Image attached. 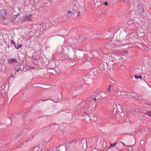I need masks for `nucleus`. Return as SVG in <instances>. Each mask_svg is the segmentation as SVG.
<instances>
[{"label": "nucleus", "mask_w": 151, "mask_h": 151, "mask_svg": "<svg viewBox=\"0 0 151 151\" xmlns=\"http://www.w3.org/2000/svg\"><path fill=\"white\" fill-rule=\"evenodd\" d=\"M93 100L95 102H96L97 99L94 97L93 98H90L86 100L83 102H82L80 104L78 105V111H81V107L82 109L81 111H83V112L86 114H88L89 112V107L88 105V104L89 102Z\"/></svg>", "instance_id": "nucleus-1"}, {"label": "nucleus", "mask_w": 151, "mask_h": 151, "mask_svg": "<svg viewBox=\"0 0 151 151\" xmlns=\"http://www.w3.org/2000/svg\"><path fill=\"white\" fill-rule=\"evenodd\" d=\"M99 55V53L98 52L93 51L91 52V53L85 54L83 55V57L87 59V60L89 61L91 60L93 56L98 57Z\"/></svg>", "instance_id": "nucleus-2"}, {"label": "nucleus", "mask_w": 151, "mask_h": 151, "mask_svg": "<svg viewBox=\"0 0 151 151\" xmlns=\"http://www.w3.org/2000/svg\"><path fill=\"white\" fill-rule=\"evenodd\" d=\"M112 57V55L111 53H106L103 56L102 58V61L103 63H106L107 64L108 61L111 60Z\"/></svg>", "instance_id": "nucleus-3"}, {"label": "nucleus", "mask_w": 151, "mask_h": 151, "mask_svg": "<svg viewBox=\"0 0 151 151\" xmlns=\"http://www.w3.org/2000/svg\"><path fill=\"white\" fill-rule=\"evenodd\" d=\"M81 9L80 7L79 8L76 6L73 7V14L75 15L77 13V16L79 17L80 15L81 12Z\"/></svg>", "instance_id": "nucleus-4"}, {"label": "nucleus", "mask_w": 151, "mask_h": 151, "mask_svg": "<svg viewBox=\"0 0 151 151\" xmlns=\"http://www.w3.org/2000/svg\"><path fill=\"white\" fill-rule=\"evenodd\" d=\"M7 15V13L5 10L3 9L1 11L0 13V17L2 20L4 21L6 19Z\"/></svg>", "instance_id": "nucleus-5"}, {"label": "nucleus", "mask_w": 151, "mask_h": 151, "mask_svg": "<svg viewBox=\"0 0 151 151\" xmlns=\"http://www.w3.org/2000/svg\"><path fill=\"white\" fill-rule=\"evenodd\" d=\"M107 68V64L106 63H103L100 64V66L99 67V69L102 71H104L105 69Z\"/></svg>", "instance_id": "nucleus-6"}, {"label": "nucleus", "mask_w": 151, "mask_h": 151, "mask_svg": "<svg viewBox=\"0 0 151 151\" xmlns=\"http://www.w3.org/2000/svg\"><path fill=\"white\" fill-rule=\"evenodd\" d=\"M84 65L86 69H89L92 67V64L90 61H86L84 63Z\"/></svg>", "instance_id": "nucleus-7"}, {"label": "nucleus", "mask_w": 151, "mask_h": 151, "mask_svg": "<svg viewBox=\"0 0 151 151\" xmlns=\"http://www.w3.org/2000/svg\"><path fill=\"white\" fill-rule=\"evenodd\" d=\"M137 96L134 93H132L131 94L129 93L126 94L125 95V98H135L137 97Z\"/></svg>", "instance_id": "nucleus-8"}, {"label": "nucleus", "mask_w": 151, "mask_h": 151, "mask_svg": "<svg viewBox=\"0 0 151 151\" xmlns=\"http://www.w3.org/2000/svg\"><path fill=\"white\" fill-rule=\"evenodd\" d=\"M137 8L138 12V14H137V15H139L143 13L144 10L142 6L140 5L137 6Z\"/></svg>", "instance_id": "nucleus-9"}, {"label": "nucleus", "mask_w": 151, "mask_h": 151, "mask_svg": "<svg viewBox=\"0 0 151 151\" xmlns=\"http://www.w3.org/2000/svg\"><path fill=\"white\" fill-rule=\"evenodd\" d=\"M114 54H121L122 55L127 54L128 52L126 50H124L122 51H115L114 52Z\"/></svg>", "instance_id": "nucleus-10"}, {"label": "nucleus", "mask_w": 151, "mask_h": 151, "mask_svg": "<svg viewBox=\"0 0 151 151\" xmlns=\"http://www.w3.org/2000/svg\"><path fill=\"white\" fill-rule=\"evenodd\" d=\"M32 21L31 17L29 16H26L24 17L22 19L21 22H23L27 21Z\"/></svg>", "instance_id": "nucleus-11"}, {"label": "nucleus", "mask_w": 151, "mask_h": 151, "mask_svg": "<svg viewBox=\"0 0 151 151\" xmlns=\"http://www.w3.org/2000/svg\"><path fill=\"white\" fill-rule=\"evenodd\" d=\"M17 61L16 58H12L10 59H9L8 61V63L9 64H12V63L15 64L17 63Z\"/></svg>", "instance_id": "nucleus-12"}, {"label": "nucleus", "mask_w": 151, "mask_h": 151, "mask_svg": "<svg viewBox=\"0 0 151 151\" xmlns=\"http://www.w3.org/2000/svg\"><path fill=\"white\" fill-rule=\"evenodd\" d=\"M133 71L135 73H140L141 71V69L139 68H134L133 70Z\"/></svg>", "instance_id": "nucleus-13"}, {"label": "nucleus", "mask_w": 151, "mask_h": 151, "mask_svg": "<svg viewBox=\"0 0 151 151\" xmlns=\"http://www.w3.org/2000/svg\"><path fill=\"white\" fill-rule=\"evenodd\" d=\"M113 107H116V110L119 112L122 110V108L121 106L119 105H116V104H114L113 105Z\"/></svg>", "instance_id": "nucleus-14"}, {"label": "nucleus", "mask_w": 151, "mask_h": 151, "mask_svg": "<svg viewBox=\"0 0 151 151\" xmlns=\"http://www.w3.org/2000/svg\"><path fill=\"white\" fill-rule=\"evenodd\" d=\"M117 94L118 95H119L120 96H122L124 95V96H125V95H126V94H125V93L123 91H118L117 92ZM124 97L125 98V96H124Z\"/></svg>", "instance_id": "nucleus-15"}, {"label": "nucleus", "mask_w": 151, "mask_h": 151, "mask_svg": "<svg viewBox=\"0 0 151 151\" xmlns=\"http://www.w3.org/2000/svg\"><path fill=\"white\" fill-rule=\"evenodd\" d=\"M100 96L102 98H104L107 96L106 93L103 92H101L100 93Z\"/></svg>", "instance_id": "nucleus-16"}, {"label": "nucleus", "mask_w": 151, "mask_h": 151, "mask_svg": "<svg viewBox=\"0 0 151 151\" xmlns=\"http://www.w3.org/2000/svg\"><path fill=\"white\" fill-rule=\"evenodd\" d=\"M42 149L41 147H35L33 149V151H40Z\"/></svg>", "instance_id": "nucleus-17"}, {"label": "nucleus", "mask_w": 151, "mask_h": 151, "mask_svg": "<svg viewBox=\"0 0 151 151\" xmlns=\"http://www.w3.org/2000/svg\"><path fill=\"white\" fill-rule=\"evenodd\" d=\"M90 74L89 75H87L86 76H85L83 78L84 80L86 81L88 80V79L89 78L90 79H92V78L91 77V76H90Z\"/></svg>", "instance_id": "nucleus-18"}, {"label": "nucleus", "mask_w": 151, "mask_h": 151, "mask_svg": "<svg viewBox=\"0 0 151 151\" xmlns=\"http://www.w3.org/2000/svg\"><path fill=\"white\" fill-rule=\"evenodd\" d=\"M117 143H113L112 144H111L110 146L108 148V150H109V149L112 148L113 147H115L116 146V145H117Z\"/></svg>", "instance_id": "nucleus-19"}, {"label": "nucleus", "mask_w": 151, "mask_h": 151, "mask_svg": "<svg viewBox=\"0 0 151 151\" xmlns=\"http://www.w3.org/2000/svg\"><path fill=\"white\" fill-rule=\"evenodd\" d=\"M114 63H113V61H111V60H109V61H108L107 62V66H109V65H110V66H111V65H113V64H114Z\"/></svg>", "instance_id": "nucleus-20"}, {"label": "nucleus", "mask_w": 151, "mask_h": 151, "mask_svg": "<svg viewBox=\"0 0 151 151\" xmlns=\"http://www.w3.org/2000/svg\"><path fill=\"white\" fill-rule=\"evenodd\" d=\"M6 123L7 124L9 125L12 123V120L9 118L7 119H6Z\"/></svg>", "instance_id": "nucleus-21"}, {"label": "nucleus", "mask_w": 151, "mask_h": 151, "mask_svg": "<svg viewBox=\"0 0 151 151\" xmlns=\"http://www.w3.org/2000/svg\"><path fill=\"white\" fill-rule=\"evenodd\" d=\"M135 78L137 79H138V78H140V79H142V77L140 75L139 76L136 75L135 76Z\"/></svg>", "instance_id": "nucleus-22"}, {"label": "nucleus", "mask_w": 151, "mask_h": 151, "mask_svg": "<svg viewBox=\"0 0 151 151\" xmlns=\"http://www.w3.org/2000/svg\"><path fill=\"white\" fill-rule=\"evenodd\" d=\"M47 129L46 128V127H43V128H42L41 129H40L41 132H43L45 131L46 130H47Z\"/></svg>", "instance_id": "nucleus-23"}, {"label": "nucleus", "mask_w": 151, "mask_h": 151, "mask_svg": "<svg viewBox=\"0 0 151 151\" xmlns=\"http://www.w3.org/2000/svg\"><path fill=\"white\" fill-rule=\"evenodd\" d=\"M112 86L111 85H109L108 88L107 89V91H111V88Z\"/></svg>", "instance_id": "nucleus-24"}, {"label": "nucleus", "mask_w": 151, "mask_h": 151, "mask_svg": "<svg viewBox=\"0 0 151 151\" xmlns=\"http://www.w3.org/2000/svg\"><path fill=\"white\" fill-rule=\"evenodd\" d=\"M145 114L147 115L150 116H151V112L150 111H148L147 113H145Z\"/></svg>", "instance_id": "nucleus-25"}, {"label": "nucleus", "mask_w": 151, "mask_h": 151, "mask_svg": "<svg viewBox=\"0 0 151 151\" xmlns=\"http://www.w3.org/2000/svg\"><path fill=\"white\" fill-rule=\"evenodd\" d=\"M73 10H72V11H71L70 10H68L67 12H66V13L67 14H73Z\"/></svg>", "instance_id": "nucleus-26"}, {"label": "nucleus", "mask_w": 151, "mask_h": 151, "mask_svg": "<svg viewBox=\"0 0 151 151\" xmlns=\"http://www.w3.org/2000/svg\"><path fill=\"white\" fill-rule=\"evenodd\" d=\"M21 70L22 68L20 67H19L18 69L16 71L17 72H19Z\"/></svg>", "instance_id": "nucleus-27"}, {"label": "nucleus", "mask_w": 151, "mask_h": 151, "mask_svg": "<svg viewBox=\"0 0 151 151\" xmlns=\"http://www.w3.org/2000/svg\"><path fill=\"white\" fill-rule=\"evenodd\" d=\"M11 43L12 44H13V45H14V44H15V42H14V40H11Z\"/></svg>", "instance_id": "nucleus-28"}, {"label": "nucleus", "mask_w": 151, "mask_h": 151, "mask_svg": "<svg viewBox=\"0 0 151 151\" xmlns=\"http://www.w3.org/2000/svg\"><path fill=\"white\" fill-rule=\"evenodd\" d=\"M19 14H18L16 15H14V18L15 19L16 18L18 17L19 16Z\"/></svg>", "instance_id": "nucleus-29"}, {"label": "nucleus", "mask_w": 151, "mask_h": 151, "mask_svg": "<svg viewBox=\"0 0 151 151\" xmlns=\"http://www.w3.org/2000/svg\"><path fill=\"white\" fill-rule=\"evenodd\" d=\"M22 46V45H18L17 47V49H18L19 47H21Z\"/></svg>", "instance_id": "nucleus-30"}, {"label": "nucleus", "mask_w": 151, "mask_h": 151, "mask_svg": "<svg viewBox=\"0 0 151 151\" xmlns=\"http://www.w3.org/2000/svg\"><path fill=\"white\" fill-rule=\"evenodd\" d=\"M120 150H121V149H118V147L116 148L115 149V151H119Z\"/></svg>", "instance_id": "nucleus-31"}, {"label": "nucleus", "mask_w": 151, "mask_h": 151, "mask_svg": "<svg viewBox=\"0 0 151 151\" xmlns=\"http://www.w3.org/2000/svg\"><path fill=\"white\" fill-rule=\"evenodd\" d=\"M104 5L105 6H107L108 5V3L107 2H104Z\"/></svg>", "instance_id": "nucleus-32"}, {"label": "nucleus", "mask_w": 151, "mask_h": 151, "mask_svg": "<svg viewBox=\"0 0 151 151\" xmlns=\"http://www.w3.org/2000/svg\"><path fill=\"white\" fill-rule=\"evenodd\" d=\"M99 2H98V4H97V3H96V4H95V5H96L97 6H99Z\"/></svg>", "instance_id": "nucleus-33"}, {"label": "nucleus", "mask_w": 151, "mask_h": 151, "mask_svg": "<svg viewBox=\"0 0 151 151\" xmlns=\"http://www.w3.org/2000/svg\"><path fill=\"white\" fill-rule=\"evenodd\" d=\"M106 93V95L107 96H109L110 95V93H109L108 92Z\"/></svg>", "instance_id": "nucleus-34"}, {"label": "nucleus", "mask_w": 151, "mask_h": 151, "mask_svg": "<svg viewBox=\"0 0 151 151\" xmlns=\"http://www.w3.org/2000/svg\"><path fill=\"white\" fill-rule=\"evenodd\" d=\"M48 100V99H45V100H44V99H42L41 100V101H47Z\"/></svg>", "instance_id": "nucleus-35"}, {"label": "nucleus", "mask_w": 151, "mask_h": 151, "mask_svg": "<svg viewBox=\"0 0 151 151\" xmlns=\"http://www.w3.org/2000/svg\"><path fill=\"white\" fill-rule=\"evenodd\" d=\"M14 45L15 47V48L17 49V46L15 44H14Z\"/></svg>", "instance_id": "nucleus-36"}, {"label": "nucleus", "mask_w": 151, "mask_h": 151, "mask_svg": "<svg viewBox=\"0 0 151 151\" xmlns=\"http://www.w3.org/2000/svg\"><path fill=\"white\" fill-rule=\"evenodd\" d=\"M79 143L80 142H79V141H77L76 142H75V144H76V143Z\"/></svg>", "instance_id": "nucleus-37"}, {"label": "nucleus", "mask_w": 151, "mask_h": 151, "mask_svg": "<svg viewBox=\"0 0 151 151\" xmlns=\"http://www.w3.org/2000/svg\"><path fill=\"white\" fill-rule=\"evenodd\" d=\"M76 58V56H75L74 55L73 58L75 59Z\"/></svg>", "instance_id": "nucleus-38"}, {"label": "nucleus", "mask_w": 151, "mask_h": 151, "mask_svg": "<svg viewBox=\"0 0 151 151\" xmlns=\"http://www.w3.org/2000/svg\"><path fill=\"white\" fill-rule=\"evenodd\" d=\"M52 60H54V59H55V58L54 57L52 56Z\"/></svg>", "instance_id": "nucleus-39"}, {"label": "nucleus", "mask_w": 151, "mask_h": 151, "mask_svg": "<svg viewBox=\"0 0 151 151\" xmlns=\"http://www.w3.org/2000/svg\"><path fill=\"white\" fill-rule=\"evenodd\" d=\"M97 0H94V2L95 3L96 2H97Z\"/></svg>", "instance_id": "nucleus-40"}, {"label": "nucleus", "mask_w": 151, "mask_h": 151, "mask_svg": "<svg viewBox=\"0 0 151 151\" xmlns=\"http://www.w3.org/2000/svg\"><path fill=\"white\" fill-rule=\"evenodd\" d=\"M121 143H122L123 145H125L124 144V143H123V142H121Z\"/></svg>", "instance_id": "nucleus-41"}, {"label": "nucleus", "mask_w": 151, "mask_h": 151, "mask_svg": "<svg viewBox=\"0 0 151 151\" xmlns=\"http://www.w3.org/2000/svg\"><path fill=\"white\" fill-rule=\"evenodd\" d=\"M11 78H13V76H11Z\"/></svg>", "instance_id": "nucleus-42"}, {"label": "nucleus", "mask_w": 151, "mask_h": 151, "mask_svg": "<svg viewBox=\"0 0 151 151\" xmlns=\"http://www.w3.org/2000/svg\"><path fill=\"white\" fill-rule=\"evenodd\" d=\"M105 121L106 122H107L108 121V120H106L105 119Z\"/></svg>", "instance_id": "nucleus-43"}, {"label": "nucleus", "mask_w": 151, "mask_h": 151, "mask_svg": "<svg viewBox=\"0 0 151 151\" xmlns=\"http://www.w3.org/2000/svg\"><path fill=\"white\" fill-rule=\"evenodd\" d=\"M98 139L96 140V143H97L98 142Z\"/></svg>", "instance_id": "nucleus-44"}, {"label": "nucleus", "mask_w": 151, "mask_h": 151, "mask_svg": "<svg viewBox=\"0 0 151 151\" xmlns=\"http://www.w3.org/2000/svg\"><path fill=\"white\" fill-rule=\"evenodd\" d=\"M94 72H96L97 71H96V70H95V71H94Z\"/></svg>", "instance_id": "nucleus-45"}, {"label": "nucleus", "mask_w": 151, "mask_h": 151, "mask_svg": "<svg viewBox=\"0 0 151 151\" xmlns=\"http://www.w3.org/2000/svg\"><path fill=\"white\" fill-rule=\"evenodd\" d=\"M120 145V144H118V145Z\"/></svg>", "instance_id": "nucleus-46"}]
</instances>
